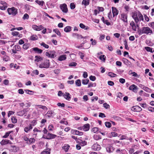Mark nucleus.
I'll use <instances>...</instances> for the list:
<instances>
[{"label": "nucleus", "instance_id": "1", "mask_svg": "<svg viewBox=\"0 0 154 154\" xmlns=\"http://www.w3.org/2000/svg\"><path fill=\"white\" fill-rule=\"evenodd\" d=\"M153 32L152 29L148 27H144L142 28L141 30L139 32V35L145 34L147 35L152 34Z\"/></svg>", "mask_w": 154, "mask_h": 154}, {"label": "nucleus", "instance_id": "2", "mask_svg": "<svg viewBox=\"0 0 154 154\" xmlns=\"http://www.w3.org/2000/svg\"><path fill=\"white\" fill-rule=\"evenodd\" d=\"M8 14L9 15L14 16L17 14V9L14 7L8 8L7 9Z\"/></svg>", "mask_w": 154, "mask_h": 154}, {"label": "nucleus", "instance_id": "3", "mask_svg": "<svg viewBox=\"0 0 154 154\" xmlns=\"http://www.w3.org/2000/svg\"><path fill=\"white\" fill-rule=\"evenodd\" d=\"M50 65L49 60H45L39 65V67L41 68H48Z\"/></svg>", "mask_w": 154, "mask_h": 154}, {"label": "nucleus", "instance_id": "4", "mask_svg": "<svg viewBox=\"0 0 154 154\" xmlns=\"http://www.w3.org/2000/svg\"><path fill=\"white\" fill-rule=\"evenodd\" d=\"M55 52L54 51L47 52L45 53L46 55L49 57L53 58L55 57Z\"/></svg>", "mask_w": 154, "mask_h": 154}, {"label": "nucleus", "instance_id": "5", "mask_svg": "<svg viewBox=\"0 0 154 154\" xmlns=\"http://www.w3.org/2000/svg\"><path fill=\"white\" fill-rule=\"evenodd\" d=\"M60 8L63 12L66 13L68 12V10L67 5L66 4H63L60 5Z\"/></svg>", "mask_w": 154, "mask_h": 154}, {"label": "nucleus", "instance_id": "6", "mask_svg": "<svg viewBox=\"0 0 154 154\" xmlns=\"http://www.w3.org/2000/svg\"><path fill=\"white\" fill-rule=\"evenodd\" d=\"M121 19L123 22L127 23V15L124 13H122L121 14Z\"/></svg>", "mask_w": 154, "mask_h": 154}, {"label": "nucleus", "instance_id": "7", "mask_svg": "<svg viewBox=\"0 0 154 154\" xmlns=\"http://www.w3.org/2000/svg\"><path fill=\"white\" fill-rule=\"evenodd\" d=\"M28 111V110L27 109H24L18 112L17 113V114L18 116H22Z\"/></svg>", "mask_w": 154, "mask_h": 154}, {"label": "nucleus", "instance_id": "8", "mask_svg": "<svg viewBox=\"0 0 154 154\" xmlns=\"http://www.w3.org/2000/svg\"><path fill=\"white\" fill-rule=\"evenodd\" d=\"M32 27L33 29L36 31H40L44 28V27L42 25L37 26L36 25H33Z\"/></svg>", "mask_w": 154, "mask_h": 154}, {"label": "nucleus", "instance_id": "9", "mask_svg": "<svg viewBox=\"0 0 154 154\" xmlns=\"http://www.w3.org/2000/svg\"><path fill=\"white\" fill-rule=\"evenodd\" d=\"M131 109L132 110L136 112H140L142 110V109L140 106H136L132 107Z\"/></svg>", "mask_w": 154, "mask_h": 154}, {"label": "nucleus", "instance_id": "10", "mask_svg": "<svg viewBox=\"0 0 154 154\" xmlns=\"http://www.w3.org/2000/svg\"><path fill=\"white\" fill-rule=\"evenodd\" d=\"M130 25L131 26L132 29L133 30L135 31H137V27L138 26L137 24L136 25L134 21H132L131 22Z\"/></svg>", "mask_w": 154, "mask_h": 154}, {"label": "nucleus", "instance_id": "11", "mask_svg": "<svg viewBox=\"0 0 154 154\" xmlns=\"http://www.w3.org/2000/svg\"><path fill=\"white\" fill-rule=\"evenodd\" d=\"M129 89L130 90L132 91L133 92H135L138 89L137 87L135 85H133L130 86Z\"/></svg>", "mask_w": 154, "mask_h": 154}, {"label": "nucleus", "instance_id": "12", "mask_svg": "<svg viewBox=\"0 0 154 154\" xmlns=\"http://www.w3.org/2000/svg\"><path fill=\"white\" fill-rule=\"evenodd\" d=\"M72 134H74L78 135L79 136H82L83 134V133L82 132H80L78 131L75 130H72Z\"/></svg>", "mask_w": 154, "mask_h": 154}, {"label": "nucleus", "instance_id": "13", "mask_svg": "<svg viewBox=\"0 0 154 154\" xmlns=\"http://www.w3.org/2000/svg\"><path fill=\"white\" fill-rule=\"evenodd\" d=\"M92 148L94 150L99 151L100 150L101 147L100 145L97 144H95L92 146Z\"/></svg>", "mask_w": 154, "mask_h": 154}, {"label": "nucleus", "instance_id": "14", "mask_svg": "<svg viewBox=\"0 0 154 154\" xmlns=\"http://www.w3.org/2000/svg\"><path fill=\"white\" fill-rule=\"evenodd\" d=\"M8 143L11 144L12 143L9 140H3L1 142L0 144L2 145H4L7 144Z\"/></svg>", "mask_w": 154, "mask_h": 154}, {"label": "nucleus", "instance_id": "15", "mask_svg": "<svg viewBox=\"0 0 154 154\" xmlns=\"http://www.w3.org/2000/svg\"><path fill=\"white\" fill-rule=\"evenodd\" d=\"M122 61L124 62V63L128 66H131V63L127 59L123 58L122 59Z\"/></svg>", "mask_w": 154, "mask_h": 154}, {"label": "nucleus", "instance_id": "16", "mask_svg": "<svg viewBox=\"0 0 154 154\" xmlns=\"http://www.w3.org/2000/svg\"><path fill=\"white\" fill-rule=\"evenodd\" d=\"M112 11L113 14V17H114L115 16H116L118 14L119 11L118 10H117L116 8L112 7Z\"/></svg>", "mask_w": 154, "mask_h": 154}, {"label": "nucleus", "instance_id": "17", "mask_svg": "<svg viewBox=\"0 0 154 154\" xmlns=\"http://www.w3.org/2000/svg\"><path fill=\"white\" fill-rule=\"evenodd\" d=\"M56 136L51 134L48 133L46 136V138L48 139H53Z\"/></svg>", "mask_w": 154, "mask_h": 154}, {"label": "nucleus", "instance_id": "18", "mask_svg": "<svg viewBox=\"0 0 154 154\" xmlns=\"http://www.w3.org/2000/svg\"><path fill=\"white\" fill-rule=\"evenodd\" d=\"M125 151V149H121L119 148L116 149L115 152L117 154H124Z\"/></svg>", "mask_w": 154, "mask_h": 154}, {"label": "nucleus", "instance_id": "19", "mask_svg": "<svg viewBox=\"0 0 154 154\" xmlns=\"http://www.w3.org/2000/svg\"><path fill=\"white\" fill-rule=\"evenodd\" d=\"M76 142L80 143L82 146L85 145L86 144V142L85 141H82L81 140L77 139L76 140Z\"/></svg>", "mask_w": 154, "mask_h": 154}, {"label": "nucleus", "instance_id": "20", "mask_svg": "<svg viewBox=\"0 0 154 154\" xmlns=\"http://www.w3.org/2000/svg\"><path fill=\"white\" fill-rule=\"evenodd\" d=\"M90 128V125L89 124H85L82 127L83 130L85 131H88Z\"/></svg>", "mask_w": 154, "mask_h": 154}, {"label": "nucleus", "instance_id": "21", "mask_svg": "<svg viewBox=\"0 0 154 154\" xmlns=\"http://www.w3.org/2000/svg\"><path fill=\"white\" fill-rule=\"evenodd\" d=\"M90 1V0H83L82 4L86 7L89 5Z\"/></svg>", "mask_w": 154, "mask_h": 154}, {"label": "nucleus", "instance_id": "22", "mask_svg": "<svg viewBox=\"0 0 154 154\" xmlns=\"http://www.w3.org/2000/svg\"><path fill=\"white\" fill-rule=\"evenodd\" d=\"M63 96L66 99L69 100L71 98L70 96V94L67 92H66L63 95Z\"/></svg>", "mask_w": 154, "mask_h": 154}, {"label": "nucleus", "instance_id": "23", "mask_svg": "<svg viewBox=\"0 0 154 154\" xmlns=\"http://www.w3.org/2000/svg\"><path fill=\"white\" fill-rule=\"evenodd\" d=\"M11 34L13 36H16L20 37H22V34H19V33L17 32L13 31L12 32Z\"/></svg>", "mask_w": 154, "mask_h": 154}, {"label": "nucleus", "instance_id": "24", "mask_svg": "<svg viewBox=\"0 0 154 154\" xmlns=\"http://www.w3.org/2000/svg\"><path fill=\"white\" fill-rule=\"evenodd\" d=\"M32 50L34 51L36 53L41 54L42 53V51L40 49H39L37 48H32Z\"/></svg>", "mask_w": 154, "mask_h": 154}, {"label": "nucleus", "instance_id": "25", "mask_svg": "<svg viewBox=\"0 0 154 154\" xmlns=\"http://www.w3.org/2000/svg\"><path fill=\"white\" fill-rule=\"evenodd\" d=\"M114 150L113 147L111 146H109L106 148V150L109 153L112 152Z\"/></svg>", "mask_w": 154, "mask_h": 154}, {"label": "nucleus", "instance_id": "26", "mask_svg": "<svg viewBox=\"0 0 154 154\" xmlns=\"http://www.w3.org/2000/svg\"><path fill=\"white\" fill-rule=\"evenodd\" d=\"M50 149L47 148L42 152L41 154H50Z\"/></svg>", "mask_w": 154, "mask_h": 154}, {"label": "nucleus", "instance_id": "27", "mask_svg": "<svg viewBox=\"0 0 154 154\" xmlns=\"http://www.w3.org/2000/svg\"><path fill=\"white\" fill-rule=\"evenodd\" d=\"M66 58V55H63L60 56L58 58V60L59 61H62L65 60Z\"/></svg>", "mask_w": 154, "mask_h": 154}, {"label": "nucleus", "instance_id": "28", "mask_svg": "<svg viewBox=\"0 0 154 154\" xmlns=\"http://www.w3.org/2000/svg\"><path fill=\"white\" fill-rule=\"evenodd\" d=\"M72 36L74 38H76L78 39L82 38L83 37L81 35H79L77 33H73L72 34Z\"/></svg>", "mask_w": 154, "mask_h": 154}, {"label": "nucleus", "instance_id": "29", "mask_svg": "<svg viewBox=\"0 0 154 154\" xmlns=\"http://www.w3.org/2000/svg\"><path fill=\"white\" fill-rule=\"evenodd\" d=\"M80 27L83 29L85 30H88L89 29V27L88 26H85L83 24L81 23L79 24Z\"/></svg>", "mask_w": 154, "mask_h": 154}, {"label": "nucleus", "instance_id": "30", "mask_svg": "<svg viewBox=\"0 0 154 154\" xmlns=\"http://www.w3.org/2000/svg\"><path fill=\"white\" fill-rule=\"evenodd\" d=\"M32 129V127L30 125L29 126H27L25 128L24 130L26 132H27L28 131H29L30 130Z\"/></svg>", "mask_w": 154, "mask_h": 154}, {"label": "nucleus", "instance_id": "31", "mask_svg": "<svg viewBox=\"0 0 154 154\" xmlns=\"http://www.w3.org/2000/svg\"><path fill=\"white\" fill-rule=\"evenodd\" d=\"M35 140L34 138H30L26 142L27 143L29 144H30L33 143L35 142Z\"/></svg>", "mask_w": 154, "mask_h": 154}, {"label": "nucleus", "instance_id": "32", "mask_svg": "<svg viewBox=\"0 0 154 154\" xmlns=\"http://www.w3.org/2000/svg\"><path fill=\"white\" fill-rule=\"evenodd\" d=\"M38 39V37L35 35H33L30 37V39L31 40H35Z\"/></svg>", "mask_w": 154, "mask_h": 154}, {"label": "nucleus", "instance_id": "33", "mask_svg": "<svg viewBox=\"0 0 154 154\" xmlns=\"http://www.w3.org/2000/svg\"><path fill=\"white\" fill-rule=\"evenodd\" d=\"M71 27L68 26L66 27L64 29V31L66 32H68L71 30Z\"/></svg>", "mask_w": 154, "mask_h": 154}, {"label": "nucleus", "instance_id": "34", "mask_svg": "<svg viewBox=\"0 0 154 154\" xmlns=\"http://www.w3.org/2000/svg\"><path fill=\"white\" fill-rule=\"evenodd\" d=\"M30 45L29 44L25 43L23 45V48L25 50H27L29 47Z\"/></svg>", "mask_w": 154, "mask_h": 154}, {"label": "nucleus", "instance_id": "35", "mask_svg": "<svg viewBox=\"0 0 154 154\" xmlns=\"http://www.w3.org/2000/svg\"><path fill=\"white\" fill-rule=\"evenodd\" d=\"M25 91L26 93L30 95H33L34 94V92L29 90H25Z\"/></svg>", "mask_w": 154, "mask_h": 154}, {"label": "nucleus", "instance_id": "36", "mask_svg": "<svg viewBox=\"0 0 154 154\" xmlns=\"http://www.w3.org/2000/svg\"><path fill=\"white\" fill-rule=\"evenodd\" d=\"M89 81V80L88 79H83L82 80V83L83 85H87Z\"/></svg>", "mask_w": 154, "mask_h": 154}, {"label": "nucleus", "instance_id": "37", "mask_svg": "<svg viewBox=\"0 0 154 154\" xmlns=\"http://www.w3.org/2000/svg\"><path fill=\"white\" fill-rule=\"evenodd\" d=\"M42 60V58L38 56H35V61H36L37 62H38L39 61H41Z\"/></svg>", "mask_w": 154, "mask_h": 154}, {"label": "nucleus", "instance_id": "38", "mask_svg": "<svg viewBox=\"0 0 154 154\" xmlns=\"http://www.w3.org/2000/svg\"><path fill=\"white\" fill-rule=\"evenodd\" d=\"M53 31L54 32L58 35L61 36V33L58 29H54Z\"/></svg>", "mask_w": 154, "mask_h": 154}, {"label": "nucleus", "instance_id": "39", "mask_svg": "<svg viewBox=\"0 0 154 154\" xmlns=\"http://www.w3.org/2000/svg\"><path fill=\"white\" fill-rule=\"evenodd\" d=\"M35 2L39 5L42 6H43L44 3V2L43 1H40L37 0L35 1Z\"/></svg>", "mask_w": 154, "mask_h": 154}, {"label": "nucleus", "instance_id": "40", "mask_svg": "<svg viewBox=\"0 0 154 154\" xmlns=\"http://www.w3.org/2000/svg\"><path fill=\"white\" fill-rule=\"evenodd\" d=\"M75 84L76 85L78 86H81V82L80 79H77L75 81Z\"/></svg>", "mask_w": 154, "mask_h": 154}, {"label": "nucleus", "instance_id": "41", "mask_svg": "<svg viewBox=\"0 0 154 154\" xmlns=\"http://www.w3.org/2000/svg\"><path fill=\"white\" fill-rule=\"evenodd\" d=\"M99 58L100 60H101L102 61H105L106 60V57H105L104 55H102L100 56Z\"/></svg>", "mask_w": 154, "mask_h": 154}, {"label": "nucleus", "instance_id": "42", "mask_svg": "<svg viewBox=\"0 0 154 154\" xmlns=\"http://www.w3.org/2000/svg\"><path fill=\"white\" fill-rule=\"evenodd\" d=\"M90 41L92 42L91 44L92 45H95L97 43L95 39L94 40L93 38L91 39Z\"/></svg>", "mask_w": 154, "mask_h": 154}, {"label": "nucleus", "instance_id": "43", "mask_svg": "<svg viewBox=\"0 0 154 154\" xmlns=\"http://www.w3.org/2000/svg\"><path fill=\"white\" fill-rule=\"evenodd\" d=\"M138 15L139 17V20H143V15L141 14L140 13L138 14Z\"/></svg>", "mask_w": 154, "mask_h": 154}, {"label": "nucleus", "instance_id": "44", "mask_svg": "<svg viewBox=\"0 0 154 154\" xmlns=\"http://www.w3.org/2000/svg\"><path fill=\"white\" fill-rule=\"evenodd\" d=\"M7 8V5H1L0 6V9L2 10H5Z\"/></svg>", "mask_w": 154, "mask_h": 154}, {"label": "nucleus", "instance_id": "45", "mask_svg": "<svg viewBox=\"0 0 154 154\" xmlns=\"http://www.w3.org/2000/svg\"><path fill=\"white\" fill-rule=\"evenodd\" d=\"M105 125L106 127L108 128H110L111 126V123L109 122H106L105 123Z\"/></svg>", "mask_w": 154, "mask_h": 154}, {"label": "nucleus", "instance_id": "46", "mask_svg": "<svg viewBox=\"0 0 154 154\" xmlns=\"http://www.w3.org/2000/svg\"><path fill=\"white\" fill-rule=\"evenodd\" d=\"M145 48L146 49V50L152 53L153 52L152 51V48H151L149 47H145Z\"/></svg>", "mask_w": 154, "mask_h": 154}, {"label": "nucleus", "instance_id": "47", "mask_svg": "<svg viewBox=\"0 0 154 154\" xmlns=\"http://www.w3.org/2000/svg\"><path fill=\"white\" fill-rule=\"evenodd\" d=\"M3 60L5 61H7L9 60V57L7 55H5L3 57Z\"/></svg>", "mask_w": 154, "mask_h": 154}, {"label": "nucleus", "instance_id": "48", "mask_svg": "<svg viewBox=\"0 0 154 154\" xmlns=\"http://www.w3.org/2000/svg\"><path fill=\"white\" fill-rule=\"evenodd\" d=\"M29 18V15L27 14H25L23 17V20L28 19Z\"/></svg>", "mask_w": 154, "mask_h": 154}, {"label": "nucleus", "instance_id": "49", "mask_svg": "<svg viewBox=\"0 0 154 154\" xmlns=\"http://www.w3.org/2000/svg\"><path fill=\"white\" fill-rule=\"evenodd\" d=\"M99 130L98 128L97 127H94L92 128V131L94 133L97 132Z\"/></svg>", "mask_w": 154, "mask_h": 154}, {"label": "nucleus", "instance_id": "50", "mask_svg": "<svg viewBox=\"0 0 154 154\" xmlns=\"http://www.w3.org/2000/svg\"><path fill=\"white\" fill-rule=\"evenodd\" d=\"M108 75L109 76L111 77H115L117 75L111 72H109L108 73Z\"/></svg>", "mask_w": 154, "mask_h": 154}, {"label": "nucleus", "instance_id": "51", "mask_svg": "<svg viewBox=\"0 0 154 154\" xmlns=\"http://www.w3.org/2000/svg\"><path fill=\"white\" fill-rule=\"evenodd\" d=\"M124 8L125 10V11L126 12L128 11L130 9L129 6L128 5H125L124 6Z\"/></svg>", "mask_w": 154, "mask_h": 154}, {"label": "nucleus", "instance_id": "52", "mask_svg": "<svg viewBox=\"0 0 154 154\" xmlns=\"http://www.w3.org/2000/svg\"><path fill=\"white\" fill-rule=\"evenodd\" d=\"M36 121L35 120H33L32 122H31V124L30 125L32 127V126H34L36 124Z\"/></svg>", "mask_w": 154, "mask_h": 154}, {"label": "nucleus", "instance_id": "53", "mask_svg": "<svg viewBox=\"0 0 154 154\" xmlns=\"http://www.w3.org/2000/svg\"><path fill=\"white\" fill-rule=\"evenodd\" d=\"M60 72V70L59 69H55L54 70V72L57 74H59Z\"/></svg>", "mask_w": 154, "mask_h": 154}, {"label": "nucleus", "instance_id": "54", "mask_svg": "<svg viewBox=\"0 0 154 154\" xmlns=\"http://www.w3.org/2000/svg\"><path fill=\"white\" fill-rule=\"evenodd\" d=\"M70 8L71 9H73L75 8V5L73 3H71L70 4Z\"/></svg>", "mask_w": 154, "mask_h": 154}, {"label": "nucleus", "instance_id": "55", "mask_svg": "<svg viewBox=\"0 0 154 154\" xmlns=\"http://www.w3.org/2000/svg\"><path fill=\"white\" fill-rule=\"evenodd\" d=\"M77 65V63L75 62H72L69 64V66H75Z\"/></svg>", "mask_w": 154, "mask_h": 154}, {"label": "nucleus", "instance_id": "56", "mask_svg": "<svg viewBox=\"0 0 154 154\" xmlns=\"http://www.w3.org/2000/svg\"><path fill=\"white\" fill-rule=\"evenodd\" d=\"M103 106L104 108L106 109H107L109 108V105L106 103H105L103 104Z\"/></svg>", "mask_w": 154, "mask_h": 154}, {"label": "nucleus", "instance_id": "57", "mask_svg": "<svg viewBox=\"0 0 154 154\" xmlns=\"http://www.w3.org/2000/svg\"><path fill=\"white\" fill-rule=\"evenodd\" d=\"M11 131H10L6 132L5 135L3 136V137L6 138L9 135V134L11 133Z\"/></svg>", "mask_w": 154, "mask_h": 154}, {"label": "nucleus", "instance_id": "58", "mask_svg": "<svg viewBox=\"0 0 154 154\" xmlns=\"http://www.w3.org/2000/svg\"><path fill=\"white\" fill-rule=\"evenodd\" d=\"M11 120L12 122L14 123H16L17 121V119L14 117H12L11 118Z\"/></svg>", "mask_w": 154, "mask_h": 154}, {"label": "nucleus", "instance_id": "59", "mask_svg": "<svg viewBox=\"0 0 154 154\" xmlns=\"http://www.w3.org/2000/svg\"><path fill=\"white\" fill-rule=\"evenodd\" d=\"M41 46H42L45 48H48L49 47V46L48 45L45 44L44 43H41Z\"/></svg>", "mask_w": 154, "mask_h": 154}, {"label": "nucleus", "instance_id": "60", "mask_svg": "<svg viewBox=\"0 0 154 154\" xmlns=\"http://www.w3.org/2000/svg\"><path fill=\"white\" fill-rule=\"evenodd\" d=\"M89 78L90 80L92 81H94L96 79V77L95 76L91 75L90 76Z\"/></svg>", "mask_w": 154, "mask_h": 154}, {"label": "nucleus", "instance_id": "61", "mask_svg": "<svg viewBox=\"0 0 154 154\" xmlns=\"http://www.w3.org/2000/svg\"><path fill=\"white\" fill-rule=\"evenodd\" d=\"M39 108H42L44 109H47V108L45 106L42 105H37Z\"/></svg>", "mask_w": 154, "mask_h": 154}, {"label": "nucleus", "instance_id": "62", "mask_svg": "<svg viewBox=\"0 0 154 154\" xmlns=\"http://www.w3.org/2000/svg\"><path fill=\"white\" fill-rule=\"evenodd\" d=\"M94 138L96 140H98L100 139V137L99 136L97 135H95L94 136Z\"/></svg>", "mask_w": 154, "mask_h": 154}, {"label": "nucleus", "instance_id": "63", "mask_svg": "<svg viewBox=\"0 0 154 154\" xmlns=\"http://www.w3.org/2000/svg\"><path fill=\"white\" fill-rule=\"evenodd\" d=\"M149 26L154 29V22H152L149 24Z\"/></svg>", "mask_w": 154, "mask_h": 154}, {"label": "nucleus", "instance_id": "64", "mask_svg": "<svg viewBox=\"0 0 154 154\" xmlns=\"http://www.w3.org/2000/svg\"><path fill=\"white\" fill-rule=\"evenodd\" d=\"M53 112L52 111H48L47 113V116H50L53 114Z\"/></svg>", "mask_w": 154, "mask_h": 154}]
</instances>
